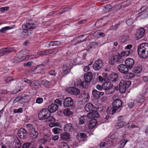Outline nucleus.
<instances>
[{
    "mask_svg": "<svg viewBox=\"0 0 148 148\" xmlns=\"http://www.w3.org/2000/svg\"><path fill=\"white\" fill-rule=\"evenodd\" d=\"M137 52L139 56L142 58H146L148 57V44L143 43L138 46Z\"/></svg>",
    "mask_w": 148,
    "mask_h": 148,
    "instance_id": "nucleus-1",
    "label": "nucleus"
},
{
    "mask_svg": "<svg viewBox=\"0 0 148 148\" xmlns=\"http://www.w3.org/2000/svg\"><path fill=\"white\" fill-rule=\"evenodd\" d=\"M131 84L130 81H121L119 85V89L121 93H124L126 91L127 88L129 87Z\"/></svg>",
    "mask_w": 148,
    "mask_h": 148,
    "instance_id": "nucleus-2",
    "label": "nucleus"
},
{
    "mask_svg": "<svg viewBox=\"0 0 148 148\" xmlns=\"http://www.w3.org/2000/svg\"><path fill=\"white\" fill-rule=\"evenodd\" d=\"M119 54L112 57L110 59L111 61V64L114 65L115 64H117L123 63L124 61V58L119 53Z\"/></svg>",
    "mask_w": 148,
    "mask_h": 148,
    "instance_id": "nucleus-3",
    "label": "nucleus"
},
{
    "mask_svg": "<svg viewBox=\"0 0 148 148\" xmlns=\"http://www.w3.org/2000/svg\"><path fill=\"white\" fill-rule=\"evenodd\" d=\"M122 102L119 99H116L112 102V114H113L117 110L122 106Z\"/></svg>",
    "mask_w": 148,
    "mask_h": 148,
    "instance_id": "nucleus-4",
    "label": "nucleus"
},
{
    "mask_svg": "<svg viewBox=\"0 0 148 148\" xmlns=\"http://www.w3.org/2000/svg\"><path fill=\"white\" fill-rule=\"evenodd\" d=\"M103 86L106 94L108 95L112 93V92L110 91L113 87V84L111 82L106 81L103 83Z\"/></svg>",
    "mask_w": 148,
    "mask_h": 148,
    "instance_id": "nucleus-5",
    "label": "nucleus"
},
{
    "mask_svg": "<svg viewBox=\"0 0 148 148\" xmlns=\"http://www.w3.org/2000/svg\"><path fill=\"white\" fill-rule=\"evenodd\" d=\"M63 104L64 107H71L72 109L74 108L75 106L73 99L70 97H67L65 98L64 100Z\"/></svg>",
    "mask_w": 148,
    "mask_h": 148,
    "instance_id": "nucleus-6",
    "label": "nucleus"
},
{
    "mask_svg": "<svg viewBox=\"0 0 148 148\" xmlns=\"http://www.w3.org/2000/svg\"><path fill=\"white\" fill-rule=\"evenodd\" d=\"M29 58V56H22L21 53L20 52L15 56L13 60V62L14 63L16 64L21 62L23 60H27Z\"/></svg>",
    "mask_w": 148,
    "mask_h": 148,
    "instance_id": "nucleus-7",
    "label": "nucleus"
},
{
    "mask_svg": "<svg viewBox=\"0 0 148 148\" xmlns=\"http://www.w3.org/2000/svg\"><path fill=\"white\" fill-rule=\"evenodd\" d=\"M36 27V25L33 23L31 20L27 21L26 24H23L22 25V28L25 30L26 31L33 29L35 28Z\"/></svg>",
    "mask_w": 148,
    "mask_h": 148,
    "instance_id": "nucleus-8",
    "label": "nucleus"
},
{
    "mask_svg": "<svg viewBox=\"0 0 148 148\" xmlns=\"http://www.w3.org/2000/svg\"><path fill=\"white\" fill-rule=\"evenodd\" d=\"M121 6V5L119 4L112 7L111 5L108 4L105 6L104 7L105 9H104V10H105L106 12L112 11V10L116 11L119 9Z\"/></svg>",
    "mask_w": 148,
    "mask_h": 148,
    "instance_id": "nucleus-9",
    "label": "nucleus"
},
{
    "mask_svg": "<svg viewBox=\"0 0 148 148\" xmlns=\"http://www.w3.org/2000/svg\"><path fill=\"white\" fill-rule=\"evenodd\" d=\"M103 66V62L102 60L99 59L95 61L93 65L94 69L96 71L101 69Z\"/></svg>",
    "mask_w": 148,
    "mask_h": 148,
    "instance_id": "nucleus-10",
    "label": "nucleus"
},
{
    "mask_svg": "<svg viewBox=\"0 0 148 148\" xmlns=\"http://www.w3.org/2000/svg\"><path fill=\"white\" fill-rule=\"evenodd\" d=\"M18 135L21 138L25 139L28 137V133L25 129L21 128L18 131Z\"/></svg>",
    "mask_w": 148,
    "mask_h": 148,
    "instance_id": "nucleus-11",
    "label": "nucleus"
},
{
    "mask_svg": "<svg viewBox=\"0 0 148 148\" xmlns=\"http://www.w3.org/2000/svg\"><path fill=\"white\" fill-rule=\"evenodd\" d=\"M117 68L120 73L124 74H127L129 69L125 64H121L118 65Z\"/></svg>",
    "mask_w": 148,
    "mask_h": 148,
    "instance_id": "nucleus-12",
    "label": "nucleus"
},
{
    "mask_svg": "<svg viewBox=\"0 0 148 148\" xmlns=\"http://www.w3.org/2000/svg\"><path fill=\"white\" fill-rule=\"evenodd\" d=\"M14 49L13 47H6L0 51V56L7 55L14 51Z\"/></svg>",
    "mask_w": 148,
    "mask_h": 148,
    "instance_id": "nucleus-13",
    "label": "nucleus"
},
{
    "mask_svg": "<svg viewBox=\"0 0 148 148\" xmlns=\"http://www.w3.org/2000/svg\"><path fill=\"white\" fill-rule=\"evenodd\" d=\"M125 64L129 69H132L134 64V60L131 58H127L125 61Z\"/></svg>",
    "mask_w": 148,
    "mask_h": 148,
    "instance_id": "nucleus-14",
    "label": "nucleus"
},
{
    "mask_svg": "<svg viewBox=\"0 0 148 148\" xmlns=\"http://www.w3.org/2000/svg\"><path fill=\"white\" fill-rule=\"evenodd\" d=\"M67 90L70 94L75 95H78L79 93V89L73 87H69L68 88Z\"/></svg>",
    "mask_w": 148,
    "mask_h": 148,
    "instance_id": "nucleus-15",
    "label": "nucleus"
},
{
    "mask_svg": "<svg viewBox=\"0 0 148 148\" xmlns=\"http://www.w3.org/2000/svg\"><path fill=\"white\" fill-rule=\"evenodd\" d=\"M119 79V75L114 72H112L109 75V79L113 82H115Z\"/></svg>",
    "mask_w": 148,
    "mask_h": 148,
    "instance_id": "nucleus-16",
    "label": "nucleus"
},
{
    "mask_svg": "<svg viewBox=\"0 0 148 148\" xmlns=\"http://www.w3.org/2000/svg\"><path fill=\"white\" fill-rule=\"evenodd\" d=\"M145 33V29L143 28L137 29L136 34V38H137V39L138 40L143 37Z\"/></svg>",
    "mask_w": 148,
    "mask_h": 148,
    "instance_id": "nucleus-17",
    "label": "nucleus"
},
{
    "mask_svg": "<svg viewBox=\"0 0 148 148\" xmlns=\"http://www.w3.org/2000/svg\"><path fill=\"white\" fill-rule=\"evenodd\" d=\"M73 124L71 123H67L65 125L64 127V131L67 132H71L74 130Z\"/></svg>",
    "mask_w": 148,
    "mask_h": 148,
    "instance_id": "nucleus-18",
    "label": "nucleus"
},
{
    "mask_svg": "<svg viewBox=\"0 0 148 148\" xmlns=\"http://www.w3.org/2000/svg\"><path fill=\"white\" fill-rule=\"evenodd\" d=\"M58 106L55 103H52L50 105L48 108L49 112L53 113L57 111L58 108Z\"/></svg>",
    "mask_w": 148,
    "mask_h": 148,
    "instance_id": "nucleus-19",
    "label": "nucleus"
},
{
    "mask_svg": "<svg viewBox=\"0 0 148 148\" xmlns=\"http://www.w3.org/2000/svg\"><path fill=\"white\" fill-rule=\"evenodd\" d=\"M87 116L89 118H98L100 116L99 114L98 113L97 111L94 109L92 111L87 114Z\"/></svg>",
    "mask_w": 148,
    "mask_h": 148,
    "instance_id": "nucleus-20",
    "label": "nucleus"
},
{
    "mask_svg": "<svg viewBox=\"0 0 148 148\" xmlns=\"http://www.w3.org/2000/svg\"><path fill=\"white\" fill-rule=\"evenodd\" d=\"M88 83L87 82L85 81L78 82L77 83V86L78 87L81 89L84 88H87L88 86Z\"/></svg>",
    "mask_w": 148,
    "mask_h": 148,
    "instance_id": "nucleus-21",
    "label": "nucleus"
},
{
    "mask_svg": "<svg viewBox=\"0 0 148 148\" xmlns=\"http://www.w3.org/2000/svg\"><path fill=\"white\" fill-rule=\"evenodd\" d=\"M84 77L85 81L89 83L92 78V73L91 72H87L85 73Z\"/></svg>",
    "mask_w": 148,
    "mask_h": 148,
    "instance_id": "nucleus-22",
    "label": "nucleus"
},
{
    "mask_svg": "<svg viewBox=\"0 0 148 148\" xmlns=\"http://www.w3.org/2000/svg\"><path fill=\"white\" fill-rule=\"evenodd\" d=\"M46 110V108H43L38 114V117L40 120H42L46 118V117H45L46 115L45 114Z\"/></svg>",
    "mask_w": 148,
    "mask_h": 148,
    "instance_id": "nucleus-23",
    "label": "nucleus"
},
{
    "mask_svg": "<svg viewBox=\"0 0 148 148\" xmlns=\"http://www.w3.org/2000/svg\"><path fill=\"white\" fill-rule=\"evenodd\" d=\"M95 107L91 103H87L86 104L85 107V110L86 111L90 112L95 109Z\"/></svg>",
    "mask_w": 148,
    "mask_h": 148,
    "instance_id": "nucleus-24",
    "label": "nucleus"
},
{
    "mask_svg": "<svg viewBox=\"0 0 148 148\" xmlns=\"http://www.w3.org/2000/svg\"><path fill=\"white\" fill-rule=\"evenodd\" d=\"M21 145V143L18 138H15L13 143V146L15 148H20Z\"/></svg>",
    "mask_w": 148,
    "mask_h": 148,
    "instance_id": "nucleus-25",
    "label": "nucleus"
},
{
    "mask_svg": "<svg viewBox=\"0 0 148 148\" xmlns=\"http://www.w3.org/2000/svg\"><path fill=\"white\" fill-rule=\"evenodd\" d=\"M97 122L96 119H92L90 120L89 122L88 128L89 129H93L97 124Z\"/></svg>",
    "mask_w": 148,
    "mask_h": 148,
    "instance_id": "nucleus-26",
    "label": "nucleus"
},
{
    "mask_svg": "<svg viewBox=\"0 0 148 148\" xmlns=\"http://www.w3.org/2000/svg\"><path fill=\"white\" fill-rule=\"evenodd\" d=\"M71 69L69 66L66 64H64L62 66L63 73L65 75L68 74L70 71Z\"/></svg>",
    "mask_w": 148,
    "mask_h": 148,
    "instance_id": "nucleus-27",
    "label": "nucleus"
},
{
    "mask_svg": "<svg viewBox=\"0 0 148 148\" xmlns=\"http://www.w3.org/2000/svg\"><path fill=\"white\" fill-rule=\"evenodd\" d=\"M142 67L140 64L136 65L133 69V71L135 73H138L142 71Z\"/></svg>",
    "mask_w": 148,
    "mask_h": 148,
    "instance_id": "nucleus-28",
    "label": "nucleus"
},
{
    "mask_svg": "<svg viewBox=\"0 0 148 148\" xmlns=\"http://www.w3.org/2000/svg\"><path fill=\"white\" fill-rule=\"evenodd\" d=\"M88 118L87 116L83 115L81 116L79 119V125L84 124L86 122Z\"/></svg>",
    "mask_w": 148,
    "mask_h": 148,
    "instance_id": "nucleus-29",
    "label": "nucleus"
},
{
    "mask_svg": "<svg viewBox=\"0 0 148 148\" xmlns=\"http://www.w3.org/2000/svg\"><path fill=\"white\" fill-rule=\"evenodd\" d=\"M70 137V134L67 132L63 133L61 135V138L62 140H68Z\"/></svg>",
    "mask_w": 148,
    "mask_h": 148,
    "instance_id": "nucleus-30",
    "label": "nucleus"
},
{
    "mask_svg": "<svg viewBox=\"0 0 148 148\" xmlns=\"http://www.w3.org/2000/svg\"><path fill=\"white\" fill-rule=\"evenodd\" d=\"M126 125V123L125 122L120 121L119 122L117 123L115 126V127L116 129H118L123 127Z\"/></svg>",
    "mask_w": 148,
    "mask_h": 148,
    "instance_id": "nucleus-31",
    "label": "nucleus"
},
{
    "mask_svg": "<svg viewBox=\"0 0 148 148\" xmlns=\"http://www.w3.org/2000/svg\"><path fill=\"white\" fill-rule=\"evenodd\" d=\"M99 94V91L95 89H93L92 91V94L95 99H98L100 98Z\"/></svg>",
    "mask_w": 148,
    "mask_h": 148,
    "instance_id": "nucleus-32",
    "label": "nucleus"
},
{
    "mask_svg": "<svg viewBox=\"0 0 148 148\" xmlns=\"http://www.w3.org/2000/svg\"><path fill=\"white\" fill-rule=\"evenodd\" d=\"M42 84L45 87L49 88L51 85V82L50 81L44 79L42 81Z\"/></svg>",
    "mask_w": 148,
    "mask_h": 148,
    "instance_id": "nucleus-33",
    "label": "nucleus"
},
{
    "mask_svg": "<svg viewBox=\"0 0 148 148\" xmlns=\"http://www.w3.org/2000/svg\"><path fill=\"white\" fill-rule=\"evenodd\" d=\"M26 127L30 133H32L34 131L35 129L34 128L33 125L31 124H27L26 125Z\"/></svg>",
    "mask_w": 148,
    "mask_h": 148,
    "instance_id": "nucleus-34",
    "label": "nucleus"
},
{
    "mask_svg": "<svg viewBox=\"0 0 148 148\" xmlns=\"http://www.w3.org/2000/svg\"><path fill=\"white\" fill-rule=\"evenodd\" d=\"M103 21L99 20L97 21L95 24V25L98 28L101 27H103L104 25V23H102Z\"/></svg>",
    "mask_w": 148,
    "mask_h": 148,
    "instance_id": "nucleus-35",
    "label": "nucleus"
},
{
    "mask_svg": "<svg viewBox=\"0 0 148 148\" xmlns=\"http://www.w3.org/2000/svg\"><path fill=\"white\" fill-rule=\"evenodd\" d=\"M61 44V42L59 41H52L49 43V46H58Z\"/></svg>",
    "mask_w": 148,
    "mask_h": 148,
    "instance_id": "nucleus-36",
    "label": "nucleus"
},
{
    "mask_svg": "<svg viewBox=\"0 0 148 148\" xmlns=\"http://www.w3.org/2000/svg\"><path fill=\"white\" fill-rule=\"evenodd\" d=\"M132 54V52L131 51H125L121 53V54L122 56H123V58L125 57H127L129 56L130 53Z\"/></svg>",
    "mask_w": 148,
    "mask_h": 148,
    "instance_id": "nucleus-37",
    "label": "nucleus"
},
{
    "mask_svg": "<svg viewBox=\"0 0 148 148\" xmlns=\"http://www.w3.org/2000/svg\"><path fill=\"white\" fill-rule=\"evenodd\" d=\"M52 131L54 134H56L61 133L62 131V130L60 128L55 127L52 129Z\"/></svg>",
    "mask_w": 148,
    "mask_h": 148,
    "instance_id": "nucleus-38",
    "label": "nucleus"
},
{
    "mask_svg": "<svg viewBox=\"0 0 148 148\" xmlns=\"http://www.w3.org/2000/svg\"><path fill=\"white\" fill-rule=\"evenodd\" d=\"M63 112L64 114L66 116L72 114V112L68 108L64 109L63 111Z\"/></svg>",
    "mask_w": 148,
    "mask_h": 148,
    "instance_id": "nucleus-39",
    "label": "nucleus"
},
{
    "mask_svg": "<svg viewBox=\"0 0 148 148\" xmlns=\"http://www.w3.org/2000/svg\"><path fill=\"white\" fill-rule=\"evenodd\" d=\"M38 132L35 130L32 133H30V135L33 139L36 138L38 136Z\"/></svg>",
    "mask_w": 148,
    "mask_h": 148,
    "instance_id": "nucleus-40",
    "label": "nucleus"
},
{
    "mask_svg": "<svg viewBox=\"0 0 148 148\" xmlns=\"http://www.w3.org/2000/svg\"><path fill=\"white\" fill-rule=\"evenodd\" d=\"M96 110L98 112L101 113L103 111L104 107L102 105H100L98 106L96 108Z\"/></svg>",
    "mask_w": 148,
    "mask_h": 148,
    "instance_id": "nucleus-41",
    "label": "nucleus"
},
{
    "mask_svg": "<svg viewBox=\"0 0 148 148\" xmlns=\"http://www.w3.org/2000/svg\"><path fill=\"white\" fill-rule=\"evenodd\" d=\"M13 28V27H11L10 26H7L5 27H3L0 30V32L1 33H3L4 32H5L7 30L11 29Z\"/></svg>",
    "mask_w": 148,
    "mask_h": 148,
    "instance_id": "nucleus-42",
    "label": "nucleus"
},
{
    "mask_svg": "<svg viewBox=\"0 0 148 148\" xmlns=\"http://www.w3.org/2000/svg\"><path fill=\"white\" fill-rule=\"evenodd\" d=\"M49 115V116L46 117V118H45L47 119V121L49 122H55V119L53 116H50Z\"/></svg>",
    "mask_w": 148,
    "mask_h": 148,
    "instance_id": "nucleus-43",
    "label": "nucleus"
},
{
    "mask_svg": "<svg viewBox=\"0 0 148 148\" xmlns=\"http://www.w3.org/2000/svg\"><path fill=\"white\" fill-rule=\"evenodd\" d=\"M128 141V140H126L124 139L120 141V143L121 144L120 147L123 148Z\"/></svg>",
    "mask_w": 148,
    "mask_h": 148,
    "instance_id": "nucleus-44",
    "label": "nucleus"
},
{
    "mask_svg": "<svg viewBox=\"0 0 148 148\" xmlns=\"http://www.w3.org/2000/svg\"><path fill=\"white\" fill-rule=\"evenodd\" d=\"M73 42L74 43V44H77L81 42V41L80 40L79 36L74 39L73 40Z\"/></svg>",
    "mask_w": 148,
    "mask_h": 148,
    "instance_id": "nucleus-45",
    "label": "nucleus"
},
{
    "mask_svg": "<svg viewBox=\"0 0 148 148\" xmlns=\"http://www.w3.org/2000/svg\"><path fill=\"white\" fill-rule=\"evenodd\" d=\"M86 35V34H85L81 35L79 36V38H80V40L81 41V42H83L87 40V38L85 37V36Z\"/></svg>",
    "mask_w": 148,
    "mask_h": 148,
    "instance_id": "nucleus-46",
    "label": "nucleus"
},
{
    "mask_svg": "<svg viewBox=\"0 0 148 148\" xmlns=\"http://www.w3.org/2000/svg\"><path fill=\"white\" fill-rule=\"evenodd\" d=\"M134 103V101L133 100H131L127 103L128 106L130 108H132L135 106Z\"/></svg>",
    "mask_w": 148,
    "mask_h": 148,
    "instance_id": "nucleus-47",
    "label": "nucleus"
},
{
    "mask_svg": "<svg viewBox=\"0 0 148 148\" xmlns=\"http://www.w3.org/2000/svg\"><path fill=\"white\" fill-rule=\"evenodd\" d=\"M120 24V23H118L110 27V30H115L117 29L118 27H119Z\"/></svg>",
    "mask_w": 148,
    "mask_h": 148,
    "instance_id": "nucleus-48",
    "label": "nucleus"
},
{
    "mask_svg": "<svg viewBox=\"0 0 148 148\" xmlns=\"http://www.w3.org/2000/svg\"><path fill=\"white\" fill-rule=\"evenodd\" d=\"M80 139H83L87 138V136L86 134L84 133H81L79 135H78Z\"/></svg>",
    "mask_w": 148,
    "mask_h": 148,
    "instance_id": "nucleus-49",
    "label": "nucleus"
},
{
    "mask_svg": "<svg viewBox=\"0 0 148 148\" xmlns=\"http://www.w3.org/2000/svg\"><path fill=\"white\" fill-rule=\"evenodd\" d=\"M31 145V143H25L23 144L22 148H29Z\"/></svg>",
    "mask_w": 148,
    "mask_h": 148,
    "instance_id": "nucleus-50",
    "label": "nucleus"
},
{
    "mask_svg": "<svg viewBox=\"0 0 148 148\" xmlns=\"http://www.w3.org/2000/svg\"><path fill=\"white\" fill-rule=\"evenodd\" d=\"M61 148H70L69 145L66 143L62 142L61 143Z\"/></svg>",
    "mask_w": 148,
    "mask_h": 148,
    "instance_id": "nucleus-51",
    "label": "nucleus"
},
{
    "mask_svg": "<svg viewBox=\"0 0 148 148\" xmlns=\"http://www.w3.org/2000/svg\"><path fill=\"white\" fill-rule=\"evenodd\" d=\"M110 138L111 139H115L118 138V134L117 133H114L111 135L110 136Z\"/></svg>",
    "mask_w": 148,
    "mask_h": 148,
    "instance_id": "nucleus-52",
    "label": "nucleus"
},
{
    "mask_svg": "<svg viewBox=\"0 0 148 148\" xmlns=\"http://www.w3.org/2000/svg\"><path fill=\"white\" fill-rule=\"evenodd\" d=\"M43 99L42 98L38 97L36 100V103L38 104H40L43 102Z\"/></svg>",
    "mask_w": 148,
    "mask_h": 148,
    "instance_id": "nucleus-53",
    "label": "nucleus"
},
{
    "mask_svg": "<svg viewBox=\"0 0 148 148\" xmlns=\"http://www.w3.org/2000/svg\"><path fill=\"white\" fill-rule=\"evenodd\" d=\"M54 102L56 104H58L60 106H61L62 104V102L61 100H59V99H56L55 101Z\"/></svg>",
    "mask_w": 148,
    "mask_h": 148,
    "instance_id": "nucleus-54",
    "label": "nucleus"
},
{
    "mask_svg": "<svg viewBox=\"0 0 148 148\" xmlns=\"http://www.w3.org/2000/svg\"><path fill=\"white\" fill-rule=\"evenodd\" d=\"M49 74L50 75L56 76L57 74V73L54 70H51L49 72Z\"/></svg>",
    "mask_w": 148,
    "mask_h": 148,
    "instance_id": "nucleus-55",
    "label": "nucleus"
},
{
    "mask_svg": "<svg viewBox=\"0 0 148 148\" xmlns=\"http://www.w3.org/2000/svg\"><path fill=\"white\" fill-rule=\"evenodd\" d=\"M94 34H97L98 35H99L100 36L102 37H103L105 36V35L104 33L102 32H100L99 31H97L96 32H95L94 33Z\"/></svg>",
    "mask_w": 148,
    "mask_h": 148,
    "instance_id": "nucleus-56",
    "label": "nucleus"
},
{
    "mask_svg": "<svg viewBox=\"0 0 148 148\" xmlns=\"http://www.w3.org/2000/svg\"><path fill=\"white\" fill-rule=\"evenodd\" d=\"M84 97L85 98V99L86 101H88L90 98L89 94L88 93H85L84 94Z\"/></svg>",
    "mask_w": 148,
    "mask_h": 148,
    "instance_id": "nucleus-57",
    "label": "nucleus"
},
{
    "mask_svg": "<svg viewBox=\"0 0 148 148\" xmlns=\"http://www.w3.org/2000/svg\"><path fill=\"white\" fill-rule=\"evenodd\" d=\"M23 109L21 108H20L18 109H14L13 112L14 113H21L22 112Z\"/></svg>",
    "mask_w": 148,
    "mask_h": 148,
    "instance_id": "nucleus-58",
    "label": "nucleus"
},
{
    "mask_svg": "<svg viewBox=\"0 0 148 148\" xmlns=\"http://www.w3.org/2000/svg\"><path fill=\"white\" fill-rule=\"evenodd\" d=\"M126 23L128 26H130L133 23V21L132 19H129L126 21Z\"/></svg>",
    "mask_w": 148,
    "mask_h": 148,
    "instance_id": "nucleus-59",
    "label": "nucleus"
},
{
    "mask_svg": "<svg viewBox=\"0 0 148 148\" xmlns=\"http://www.w3.org/2000/svg\"><path fill=\"white\" fill-rule=\"evenodd\" d=\"M23 81L24 82L30 84V85H31L32 84V82H31V81L30 80L28 79H27L25 78H23Z\"/></svg>",
    "mask_w": 148,
    "mask_h": 148,
    "instance_id": "nucleus-60",
    "label": "nucleus"
},
{
    "mask_svg": "<svg viewBox=\"0 0 148 148\" xmlns=\"http://www.w3.org/2000/svg\"><path fill=\"white\" fill-rule=\"evenodd\" d=\"M127 76L129 78L131 79L135 76V75L132 73H128L127 74Z\"/></svg>",
    "mask_w": 148,
    "mask_h": 148,
    "instance_id": "nucleus-61",
    "label": "nucleus"
},
{
    "mask_svg": "<svg viewBox=\"0 0 148 148\" xmlns=\"http://www.w3.org/2000/svg\"><path fill=\"white\" fill-rule=\"evenodd\" d=\"M13 80V78L11 76H9L6 79V81L8 83H10L11 81Z\"/></svg>",
    "mask_w": 148,
    "mask_h": 148,
    "instance_id": "nucleus-62",
    "label": "nucleus"
},
{
    "mask_svg": "<svg viewBox=\"0 0 148 148\" xmlns=\"http://www.w3.org/2000/svg\"><path fill=\"white\" fill-rule=\"evenodd\" d=\"M96 88L98 90H104L103 87V84L102 86L99 84L97 85L96 86Z\"/></svg>",
    "mask_w": 148,
    "mask_h": 148,
    "instance_id": "nucleus-63",
    "label": "nucleus"
},
{
    "mask_svg": "<svg viewBox=\"0 0 148 148\" xmlns=\"http://www.w3.org/2000/svg\"><path fill=\"white\" fill-rule=\"evenodd\" d=\"M9 7H1L0 8V10L2 12H4L6 10H9Z\"/></svg>",
    "mask_w": 148,
    "mask_h": 148,
    "instance_id": "nucleus-64",
    "label": "nucleus"
}]
</instances>
